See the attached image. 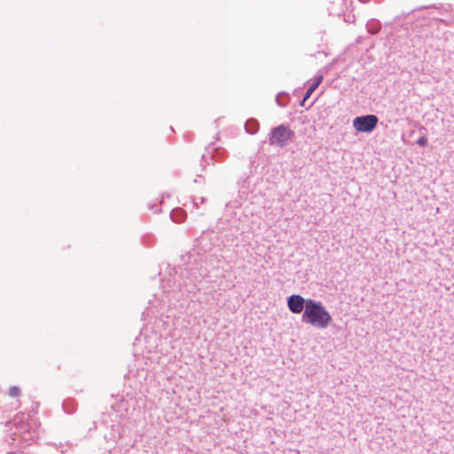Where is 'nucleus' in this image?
<instances>
[{
	"mask_svg": "<svg viewBox=\"0 0 454 454\" xmlns=\"http://www.w3.org/2000/svg\"><path fill=\"white\" fill-rule=\"evenodd\" d=\"M315 88L313 86H309V88L307 90V91L305 92V95L303 97V99L302 101L301 102V105L302 106H305V102L309 99V98L311 96V94L315 91Z\"/></svg>",
	"mask_w": 454,
	"mask_h": 454,
	"instance_id": "nucleus-8",
	"label": "nucleus"
},
{
	"mask_svg": "<svg viewBox=\"0 0 454 454\" xmlns=\"http://www.w3.org/2000/svg\"><path fill=\"white\" fill-rule=\"evenodd\" d=\"M381 25L380 21L376 20H371L366 24L367 31L372 34L375 35L380 30Z\"/></svg>",
	"mask_w": 454,
	"mask_h": 454,
	"instance_id": "nucleus-6",
	"label": "nucleus"
},
{
	"mask_svg": "<svg viewBox=\"0 0 454 454\" xmlns=\"http://www.w3.org/2000/svg\"><path fill=\"white\" fill-rule=\"evenodd\" d=\"M294 137V131L288 125L281 124L270 129L269 144L272 146L283 148L293 142Z\"/></svg>",
	"mask_w": 454,
	"mask_h": 454,
	"instance_id": "nucleus-2",
	"label": "nucleus"
},
{
	"mask_svg": "<svg viewBox=\"0 0 454 454\" xmlns=\"http://www.w3.org/2000/svg\"><path fill=\"white\" fill-rule=\"evenodd\" d=\"M302 321L318 328H325L332 321L326 309L318 301L308 299L306 309L302 314Z\"/></svg>",
	"mask_w": 454,
	"mask_h": 454,
	"instance_id": "nucleus-1",
	"label": "nucleus"
},
{
	"mask_svg": "<svg viewBox=\"0 0 454 454\" xmlns=\"http://www.w3.org/2000/svg\"><path fill=\"white\" fill-rule=\"evenodd\" d=\"M378 121L374 114L357 116L353 120V127L359 132L370 133L376 128Z\"/></svg>",
	"mask_w": 454,
	"mask_h": 454,
	"instance_id": "nucleus-3",
	"label": "nucleus"
},
{
	"mask_svg": "<svg viewBox=\"0 0 454 454\" xmlns=\"http://www.w3.org/2000/svg\"><path fill=\"white\" fill-rule=\"evenodd\" d=\"M427 139L425 137L419 138L417 141V144L419 146H425L427 145Z\"/></svg>",
	"mask_w": 454,
	"mask_h": 454,
	"instance_id": "nucleus-11",
	"label": "nucleus"
},
{
	"mask_svg": "<svg viewBox=\"0 0 454 454\" xmlns=\"http://www.w3.org/2000/svg\"><path fill=\"white\" fill-rule=\"evenodd\" d=\"M170 217L176 223H182L185 218V212L180 208L174 209L170 214Z\"/></svg>",
	"mask_w": 454,
	"mask_h": 454,
	"instance_id": "nucleus-7",
	"label": "nucleus"
},
{
	"mask_svg": "<svg viewBox=\"0 0 454 454\" xmlns=\"http://www.w3.org/2000/svg\"><path fill=\"white\" fill-rule=\"evenodd\" d=\"M360 1L363 2V3L368 2V0H360Z\"/></svg>",
	"mask_w": 454,
	"mask_h": 454,
	"instance_id": "nucleus-12",
	"label": "nucleus"
},
{
	"mask_svg": "<svg viewBox=\"0 0 454 454\" xmlns=\"http://www.w3.org/2000/svg\"><path fill=\"white\" fill-rule=\"evenodd\" d=\"M246 131L249 134H255L259 129V122L255 119H249L245 124Z\"/></svg>",
	"mask_w": 454,
	"mask_h": 454,
	"instance_id": "nucleus-5",
	"label": "nucleus"
},
{
	"mask_svg": "<svg viewBox=\"0 0 454 454\" xmlns=\"http://www.w3.org/2000/svg\"><path fill=\"white\" fill-rule=\"evenodd\" d=\"M307 301L308 299L305 300L300 294H292L287 299V306L291 312L299 314L306 309Z\"/></svg>",
	"mask_w": 454,
	"mask_h": 454,
	"instance_id": "nucleus-4",
	"label": "nucleus"
},
{
	"mask_svg": "<svg viewBox=\"0 0 454 454\" xmlns=\"http://www.w3.org/2000/svg\"><path fill=\"white\" fill-rule=\"evenodd\" d=\"M322 81H323V75H317L315 77L314 82L311 84V86H313L315 89H317L319 86V84L322 82Z\"/></svg>",
	"mask_w": 454,
	"mask_h": 454,
	"instance_id": "nucleus-10",
	"label": "nucleus"
},
{
	"mask_svg": "<svg viewBox=\"0 0 454 454\" xmlns=\"http://www.w3.org/2000/svg\"><path fill=\"white\" fill-rule=\"evenodd\" d=\"M20 390L18 387L13 386L9 388V395L11 397H16L20 395Z\"/></svg>",
	"mask_w": 454,
	"mask_h": 454,
	"instance_id": "nucleus-9",
	"label": "nucleus"
}]
</instances>
